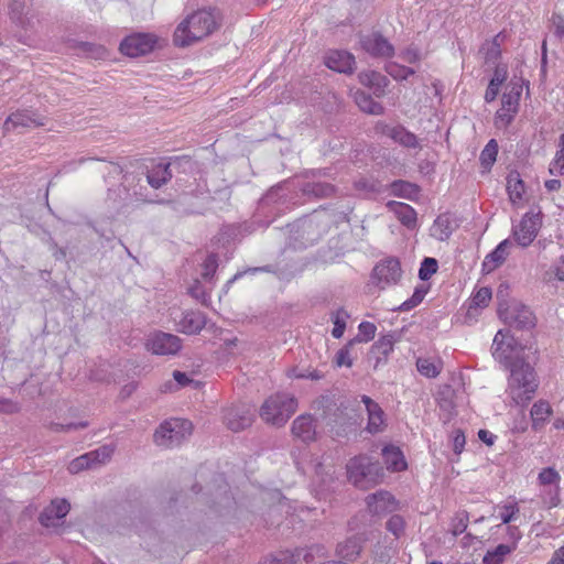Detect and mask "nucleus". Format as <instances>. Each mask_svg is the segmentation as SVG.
I'll return each mask as SVG.
<instances>
[{"instance_id": "nucleus-1", "label": "nucleus", "mask_w": 564, "mask_h": 564, "mask_svg": "<svg viewBox=\"0 0 564 564\" xmlns=\"http://www.w3.org/2000/svg\"><path fill=\"white\" fill-rule=\"evenodd\" d=\"M223 14L217 8L199 9L187 15L175 29L173 43L186 47L199 42L219 30Z\"/></svg>"}, {"instance_id": "nucleus-2", "label": "nucleus", "mask_w": 564, "mask_h": 564, "mask_svg": "<svg viewBox=\"0 0 564 564\" xmlns=\"http://www.w3.org/2000/svg\"><path fill=\"white\" fill-rule=\"evenodd\" d=\"M508 370L510 371L507 387L508 395L514 405H528L539 387L534 368L523 357H517Z\"/></svg>"}, {"instance_id": "nucleus-3", "label": "nucleus", "mask_w": 564, "mask_h": 564, "mask_svg": "<svg viewBox=\"0 0 564 564\" xmlns=\"http://www.w3.org/2000/svg\"><path fill=\"white\" fill-rule=\"evenodd\" d=\"M347 475L355 486L367 488L383 477V468L378 460H372L368 455H358L347 463Z\"/></svg>"}, {"instance_id": "nucleus-4", "label": "nucleus", "mask_w": 564, "mask_h": 564, "mask_svg": "<svg viewBox=\"0 0 564 564\" xmlns=\"http://www.w3.org/2000/svg\"><path fill=\"white\" fill-rule=\"evenodd\" d=\"M295 398L285 393H276L269 397L260 408V416L272 425H284L296 411Z\"/></svg>"}, {"instance_id": "nucleus-5", "label": "nucleus", "mask_w": 564, "mask_h": 564, "mask_svg": "<svg viewBox=\"0 0 564 564\" xmlns=\"http://www.w3.org/2000/svg\"><path fill=\"white\" fill-rule=\"evenodd\" d=\"M193 432V424L186 419H170L155 430L153 440L158 446L173 448L184 443Z\"/></svg>"}, {"instance_id": "nucleus-6", "label": "nucleus", "mask_w": 564, "mask_h": 564, "mask_svg": "<svg viewBox=\"0 0 564 564\" xmlns=\"http://www.w3.org/2000/svg\"><path fill=\"white\" fill-rule=\"evenodd\" d=\"M497 312L506 324L516 329L530 330L536 325V317L532 310L520 302L513 301L509 306L502 304Z\"/></svg>"}, {"instance_id": "nucleus-7", "label": "nucleus", "mask_w": 564, "mask_h": 564, "mask_svg": "<svg viewBox=\"0 0 564 564\" xmlns=\"http://www.w3.org/2000/svg\"><path fill=\"white\" fill-rule=\"evenodd\" d=\"M194 166V161L189 156L175 158L167 164L159 163L148 171L147 181L155 189L161 188L172 178L171 167L176 170H186Z\"/></svg>"}, {"instance_id": "nucleus-8", "label": "nucleus", "mask_w": 564, "mask_h": 564, "mask_svg": "<svg viewBox=\"0 0 564 564\" xmlns=\"http://www.w3.org/2000/svg\"><path fill=\"white\" fill-rule=\"evenodd\" d=\"M156 42L158 39L154 34L133 33L121 41L119 51L129 57H140L151 53Z\"/></svg>"}, {"instance_id": "nucleus-9", "label": "nucleus", "mask_w": 564, "mask_h": 564, "mask_svg": "<svg viewBox=\"0 0 564 564\" xmlns=\"http://www.w3.org/2000/svg\"><path fill=\"white\" fill-rule=\"evenodd\" d=\"M183 347L182 339L162 330L154 332L147 341V348L158 356H175Z\"/></svg>"}, {"instance_id": "nucleus-10", "label": "nucleus", "mask_w": 564, "mask_h": 564, "mask_svg": "<svg viewBox=\"0 0 564 564\" xmlns=\"http://www.w3.org/2000/svg\"><path fill=\"white\" fill-rule=\"evenodd\" d=\"M401 275L402 270L399 259L389 257L375 265L371 278L383 290L389 285L398 283Z\"/></svg>"}, {"instance_id": "nucleus-11", "label": "nucleus", "mask_w": 564, "mask_h": 564, "mask_svg": "<svg viewBox=\"0 0 564 564\" xmlns=\"http://www.w3.org/2000/svg\"><path fill=\"white\" fill-rule=\"evenodd\" d=\"M541 225L542 214L540 212L536 214L531 212L527 213L520 224L512 229V235L517 243L521 247L530 246L538 236Z\"/></svg>"}, {"instance_id": "nucleus-12", "label": "nucleus", "mask_w": 564, "mask_h": 564, "mask_svg": "<svg viewBox=\"0 0 564 564\" xmlns=\"http://www.w3.org/2000/svg\"><path fill=\"white\" fill-rule=\"evenodd\" d=\"M513 337L509 336L508 330H498L492 341V356L506 369L511 367V364L517 357H521L513 345Z\"/></svg>"}, {"instance_id": "nucleus-13", "label": "nucleus", "mask_w": 564, "mask_h": 564, "mask_svg": "<svg viewBox=\"0 0 564 564\" xmlns=\"http://www.w3.org/2000/svg\"><path fill=\"white\" fill-rule=\"evenodd\" d=\"M359 44L372 57L391 58L394 55V46L378 31L361 34Z\"/></svg>"}, {"instance_id": "nucleus-14", "label": "nucleus", "mask_w": 564, "mask_h": 564, "mask_svg": "<svg viewBox=\"0 0 564 564\" xmlns=\"http://www.w3.org/2000/svg\"><path fill=\"white\" fill-rule=\"evenodd\" d=\"M224 422L232 432H240L251 426L253 413L247 404L231 405L224 411Z\"/></svg>"}, {"instance_id": "nucleus-15", "label": "nucleus", "mask_w": 564, "mask_h": 564, "mask_svg": "<svg viewBox=\"0 0 564 564\" xmlns=\"http://www.w3.org/2000/svg\"><path fill=\"white\" fill-rule=\"evenodd\" d=\"M46 118L31 110H19L11 113L4 121V129L11 130L15 128H36L43 127Z\"/></svg>"}, {"instance_id": "nucleus-16", "label": "nucleus", "mask_w": 564, "mask_h": 564, "mask_svg": "<svg viewBox=\"0 0 564 564\" xmlns=\"http://www.w3.org/2000/svg\"><path fill=\"white\" fill-rule=\"evenodd\" d=\"M376 130L405 148L414 149L419 145L416 135L406 130L403 126L378 123Z\"/></svg>"}, {"instance_id": "nucleus-17", "label": "nucleus", "mask_w": 564, "mask_h": 564, "mask_svg": "<svg viewBox=\"0 0 564 564\" xmlns=\"http://www.w3.org/2000/svg\"><path fill=\"white\" fill-rule=\"evenodd\" d=\"M325 65L335 72L351 74L355 70V56L341 50L329 51L325 56Z\"/></svg>"}, {"instance_id": "nucleus-18", "label": "nucleus", "mask_w": 564, "mask_h": 564, "mask_svg": "<svg viewBox=\"0 0 564 564\" xmlns=\"http://www.w3.org/2000/svg\"><path fill=\"white\" fill-rule=\"evenodd\" d=\"M70 510V503L66 499H53L40 513L39 521L43 527L55 525V520L63 519Z\"/></svg>"}, {"instance_id": "nucleus-19", "label": "nucleus", "mask_w": 564, "mask_h": 564, "mask_svg": "<svg viewBox=\"0 0 564 564\" xmlns=\"http://www.w3.org/2000/svg\"><path fill=\"white\" fill-rule=\"evenodd\" d=\"M176 324L177 329L186 335L198 334L206 326V315L200 311H184Z\"/></svg>"}, {"instance_id": "nucleus-20", "label": "nucleus", "mask_w": 564, "mask_h": 564, "mask_svg": "<svg viewBox=\"0 0 564 564\" xmlns=\"http://www.w3.org/2000/svg\"><path fill=\"white\" fill-rule=\"evenodd\" d=\"M291 431L302 442H313L316 438V421L311 414H302L293 421Z\"/></svg>"}, {"instance_id": "nucleus-21", "label": "nucleus", "mask_w": 564, "mask_h": 564, "mask_svg": "<svg viewBox=\"0 0 564 564\" xmlns=\"http://www.w3.org/2000/svg\"><path fill=\"white\" fill-rule=\"evenodd\" d=\"M395 340V335L389 333L380 336L378 340L373 343L369 351V358L373 357L376 359L373 365L375 369L388 361L389 355L393 351Z\"/></svg>"}, {"instance_id": "nucleus-22", "label": "nucleus", "mask_w": 564, "mask_h": 564, "mask_svg": "<svg viewBox=\"0 0 564 564\" xmlns=\"http://www.w3.org/2000/svg\"><path fill=\"white\" fill-rule=\"evenodd\" d=\"M361 402L366 406L368 423L366 430L371 434H377L383 430L384 412L381 406L368 395L361 397Z\"/></svg>"}, {"instance_id": "nucleus-23", "label": "nucleus", "mask_w": 564, "mask_h": 564, "mask_svg": "<svg viewBox=\"0 0 564 564\" xmlns=\"http://www.w3.org/2000/svg\"><path fill=\"white\" fill-rule=\"evenodd\" d=\"M511 247L512 242L509 239L501 241L489 254L486 256L482 262V271L489 273L503 264L509 256V249Z\"/></svg>"}, {"instance_id": "nucleus-24", "label": "nucleus", "mask_w": 564, "mask_h": 564, "mask_svg": "<svg viewBox=\"0 0 564 564\" xmlns=\"http://www.w3.org/2000/svg\"><path fill=\"white\" fill-rule=\"evenodd\" d=\"M364 549V540L359 535H352L338 543L336 547L337 555L347 561L355 562Z\"/></svg>"}, {"instance_id": "nucleus-25", "label": "nucleus", "mask_w": 564, "mask_h": 564, "mask_svg": "<svg viewBox=\"0 0 564 564\" xmlns=\"http://www.w3.org/2000/svg\"><path fill=\"white\" fill-rule=\"evenodd\" d=\"M30 9L23 1L13 0L9 6V18L18 28L28 31L32 28Z\"/></svg>"}, {"instance_id": "nucleus-26", "label": "nucleus", "mask_w": 564, "mask_h": 564, "mask_svg": "<svg viewBox=\"0 0 564 564\" xmlns=\"http://www.w3.org/2000/svg\"><path fill=\"white\" fill-rule=\"evenodd\" d=\"M359 80L364 86L371 88L377 97L383 96L389 85L387 76L376 70L360 73Z\"/></svg>"}, {"instance_id": "nucleus-27", "label": "nucleus", "mask_w": 564, "mask_h": 564, "mask_svg": "<svg viewBox=\"0 0 564 564\" xmlns=\"http://www.w3.org/2000/svg\"><path fill=\"white\" fill-rule=\"evenodd\" d=\"M553 410L546 400L536 401L530 411L532 430L540 431L552 415Z\"/></svg>"}, {"instance_id": "nucleus-28", "label": "nucleus", "mask_w": 564, "mask_h": 564, "mask_svg": "<svg viewBox=\"0 0 564 564\" xmlns=\"http://www.w3.org/2000/svg\"><path fill=\"white\" fill-rule=\"evenodd\" d=\"M382 457L387 468L391 471H401L408 467L403 453L397 446H384L382 448Z\"/></svg>"}, {"instance_id": "nucleus-29", "label": "nucleus", "mask_w": 564, "mask_h": 564, "mask_svg": "<svg viewBox=\"0 0 564 564\" xmlns=\"http://www.w3.org/2000/svg\"><path fill=\"white\" fill-rule=\"evenodd\" d=\"M302 553L303 547H296L294 551L281 550L263 557L260 564H296Z\"/></svg>"}, {"instance_id": "nucleus-30", "label": "nucleus", "mask_w": 564, "mask_h": 564, "mask_svg": "<svg viewBox=\"0 0 564 564\" xmlns=\"http://www.w3.org/2000/svg\"><path fill=\"white\" fill-rule=\"evenodd\" d=\"M391 193L397 197L410 200L417 199L421 188L417 184L404 180H397L390 184Z\"/></svg>"}, {"instance_id": "nucleus-31", "label": "nucleus", "mask_w": 564, "mask_h": 564, "mask_svg": "<svg viewBox=\"0 0 564 564\" xmlns=\"http://www.w3.org/2000/svg\"><path fill=\"white\" fill-rule=\"evenodd\" d=\"M388 206L393 210L398 219L408 228H414L416 225V212L413 207L405 203L389 202Z\"/></svg>"}, {"instance_id": "nucleus-32", "label": "nucleus", "mask_w": 564, "mask_h": 564, "mask_svg": "<svg viewBox=\"0 0 564 564\" xmlns=\"http://www.w3.org/2000/svg\"><path fill=\"white\" fill-rule=\"evenodd\" d=\"M355 102L359 109L366 113L379 116L384 112V107L362 90H357L355 93Z\"/></svg>"}, {"instance_id": "nucleus-33", "label": "nucleus", "mask_w": 564, "mask_h": 564, "mask_svg": "<svg viewBox=\"0 0 564 564\" xmlns=\"http://www.w3.org/2000/svg\"><path fill=\"white\" fill-rule=\"evenodd\" d=\"M367 505L371 512L379 513L389 509L394 503L393 496L388 491H378L367 497Z\"/></svg>"}, {"instance_id": "nucleus-34", "label": "nucleus", "mask_w": 564, "mask_h": 564, "mask_svg": "<svg viewBox=\"0 0 564 564\" xmlns=\"http://www.w3.org/2000/svg\"><path fill=\"white\" fill-rule=\"evenodd\" d=\"M303 193L316 198H327L335 195L336 187L326 182H307L303 187Z\"/></svg>"}, {"instance_id": "nucleus-35", "label": "nucleus", "mask_w": 564, "mask_h": 564, "mask_svg": "<svg viewBox=\"0 0 564 564\" xmlns=\"http://www.w3.org/2000/svg\"><path fill=\"white\" fill-rule=\"evenodd\" d=\"M115 445L106 444L98 447L97 449L86 453L85 455L88 459V463H90V467L96 468L110 460L111 456L115 453Z\"/></svg>"}, {"instance_id": "nucleus-36", "label": "nucleus", "mask_w": 564, "mask_h": 564, "mask_svg": "<svg viewBox=\"0 0 564 564\" xmlns=\"http://www.w3.org/2000/svg\"><path fill=\"white\" fill-rule=\"evenodd\" d=\"M524 182L518 171H511L507 176V191L512 203L522 199L524 193Z\"/></svg>"}, {"instance_id": "nucleus-37", "label": "nucleus", "mask_w": 564, "mask_h": 564, "mask_svg": "<svg viewBox=\"0 0 564 564\" xmlns=\"http://www.w3.org/2000/svg\"><path fill=\"white\" fill-rule=\"evenodd\" d=\"M506 40V34L503 32H499L494 36L490 43H487L482 46L485 50V61L486 63L496 64L501 57V44Z\"/></svg>"}, {"instance_id": "nucleus-38", "label": "nucleus", "mask_w": 564, "mask_h": 564, "mask_svg": "<svg viewBox=\"0 0 564 564\" xmlns=\"http://www.w3.org/2000/svg\"><path fill=\"white\" fill-rule=\"evenodd\" d=\"M516 550V545L501 543L494 550L487 551L482 558V564H503L507 555Z\"/></svg>"}, {"instance_id": "nucleus-39", "label": "nucleus", "mask_w": 564, "mask_h": 564, "mask_svg": "<svg viewBox=\"0 0 564 564\" xmlns=\"http://www.w3.org/2000/svg\"><path fill=\"white\" fill-rule=\"evenodd\" d=\"M415 365L417 371L426 378H436L441 373L443 368V362L441 360L435 362L431 358L422 357H419L416 359Z\"/></svg>"}, {"instance_id": "nucleus-40", "label": "nucleus", "mask_w": 564, "mask_h": 564, "mask_svg": "<svg viewBox=\"0 0 564 564\" xmlns=\"http://www.w3.org/2000/svg\"><path fill=\"white\" fill-rule=\"evenodd\" d=\"M549 172L552 175H564V132L558 138L557 150L550 163Z\"/></svg>"}, {"instance_id": "nucleus-41", "label": "nucleus", "mask_w": 564, "mask_h": 564, "mask_svg": "<svg viewBox=\"0 0 564 564\" xmlns=\"http://www.w3.org/2000/svg\"><path fill=\"white\" fill-rule=\"evenodd\" d=\"M347 318H349V314L345 311L344 307H339L332 313V322L334 324L332 335L334 338L339 339L343 337L346 329Z\"/></svg>"}, {"instance_id": "nucleus-42", "label": "nucleus", "mask_w": 564, "mask_h": 564, "mask_svg": "<svg viewBox=\"0 0 564 564\" xmlns=\"http://www.w3.org/2000/svg\"><path fill=\"white\" fill-rule=\"evenodd\" d=\"M78 48L86 57H89V58L105 59L108 57L107 48L100 44L90 43V42H80L78 44Z\"/></svg>"}, {"instance_id": "nucleus-43", "label": "nucleus", "mask_w": 564, "mask_h": 564, "mask_svg": "<svg viewBox=\"0 0 564 564\" xmlns=\"http://www.w3.org/2000/svg\"><path fill=\"white\" fill-rule=\"evenodd\" d=\"M498 154V143L495 139L488 141L480 153V163L485 169H490L496 162Z\"/></svg>"}, {"instance_id": "nucleus-44", "label": "nucleus", "mask_w": 564, "mask_h": 564, "mask_svg": "<svg viewBox=\"0 0 564 564\" xmlns=\"http://www.w3.org/2000/svg\"><path fill=\"white\" fill-rule=\"evenodd\" d=\"M469 513L466 510L457 511L451 520V533L458 536L464 533L468 527Z\"/></svg>"}, {"instance_id": "nucleus-45", "label": "nucleus", "mask_w": 564, "mask_h": 564, "mask_svg": "<svg viewBox=\"0 0 564 564\" xmlns=\"http://www.w3.org/2000/svg\"><path fill=\"white\" fill-rule=\"evenodd\" d=\"M384 69L395 80H405L415 73L413 68L400 65L395 62L387 63Z\"/></svg>"}, {"instance_id": "nucleus-46", "label": "nucleus", "mask_w": 564, "mask_h": 564, "mask_svg": "<svg viewBox=\"0 0 564 564\" xmlns=\"http://www.w3.org/2000/svg\"><path fill=\"white\" fill-rule=\"evenodd\" d=\"M357 340H360V337H355L350 339L344 347H341L335 357V364L337 367H351L352 366V359L350 358V349L352 346L357 343Z\"/></svg>"}, {"instance_id": "nucleus-47", "label": "nucleus", "mask_w": 564, "mask_h": 564, "mask_svg": "<svg viewBox=\"0 0 564 564\" xmlns=\"http://www.w3.org/2000/svg\"><path fill=\"white\" fill-rule=\"evenodd\" d=\"M521 89V86H514L510 91L505 93L501 98V106H503L508 111L511 110L513 112H518Z\"/></svg>"}, {"instance_id": "nucleus-48", "label": "nucleus", "mask_w": 564, "mask_h": 564, "mask_svg": "<svg viewBox=\"0 0 564 564\" xmlns=\"http://www.w3.org/2000/svg\"><path fill=\"white\" fill-rule=\"evenodd\" d=\"M491 296H492V292H491V289L490 288H487V286H484V288H480L479 290H477L471 300H470V304H469V308H484L486 306H488L490 300H491Z\"/></svg>"}, {"instance_id": "nucleus-49", "label": "nucleus", "mask_w": 564, "mask_h": 564, "mask_svg": "<svg viewBox=\"0 0 564 564\" xmlns=\"http://www.w3.org/2000/svg\"><path fill=\"white\" fill-rule=\"evenodd\" d=\"M355 188L369 194H380L382 192V184L371 177H361L355 182Z\"/></svg>"}, {"instance_id": "nucleus-50", "label": "nucleus", "mask_w": 564, "mask_h": 564, "mask_svg": "<svg viewBox=\"0 0 564 564\" xmlns=\"http://www.w3.org/2000/svg\"><path fill=\"white\" fill-rule=\"evenodd\" d=\"M451 225H452L451 219L446 215H440L434 220V228L437 231V235H436L437 239L443 241V240H446L449 238V236L453 232Z\"/></svg>"}, {"instance_id": "nucleus-51", "label": "nucleus", "mask_w": 564, "mask_h": 564, "mask_svg": "<svg viewBox=\"0 0 564 564\" xmlns=\"http://www.w3.org/2000/svg\"><path fill=\"white\" fill-rule=\"evenodd\" d=\"M218 268V254L209 253L203 262L202 278L205 281H212Z\"/></svg>"}, {"instance_id": "nucleus-52", "label": "nucleus", "mask_w": 564, "mask_h": 564, "mask_svg": "<svg viewBox=\"0 0 564 564\" xmlns=\"http://www.w3.org/2000/svg\"><path fill=\"white\" fill-rule=\"evenodd\" d=\"M437 269H438L437 260L434 258L426 257L421 262V267L419 270V278L422 281H427L429 279H431V276L433 274H435L437 272Z\"/></svg>"}, {"instance_id": "nucleus-53", "label": "nucleus", "mask_w": 564, "mask_h": 564, "mask_svg": "<svg viewBox=\"0 0 564 564\" xmlns=\"http://www.w3.org/2000/svg\"><path fill=\"white\" fill-rule=\"evenodd\" d=\"M540 485H558L561 476L553 467L543 468L538 476Z\"/></svg>"}, {"instance_id": "nucleus-54", "label": "nucleus", "mask_w": 564, "mask_h": 564, "mask_svg": "<svg viewBox=\"0 0 564 564\" xmlns=\"http://www.w3.org/2000/svg\"><path fill=\"white\" fill-rule=\"evenodd\" d=\"M426 294V290L423 288H416L412 294V296L404 301L400 306L399 311L408 312L414 307H416L424 299Z\"/></svg>"}, {"instance_id": "nucleus-55", "label": "nucleus", "mask_w": 564, "mask_h": 564, "mask_svg": "<svg viewBox=\"0 0 564 564\" xmlns=\"http://www.w3.org/2000/svg\"><path fill=\"white\" fill-rule=\"evenodd\" d=\"M500 510L501 511L499 513V517L503 524H510V522L514 520L520 513V508L517 502L506 503L500 507Z\"/></svg>"}, {"instance_id": "nucleus-56", "label": "nucleus", "mask_w": 564, "mask_h": 564, "mask_svg": "<svg viewBox=\"0 0 564 564\" xmlns=\"http://www.w3.org/2000/svg\"><path fill=\"white\" fill-rule=\"evenodd\" d=\"M405 528V521L402 516L393 514L386 523V529L391 532L395 538H399Z\"/></svg>"}, {"instance_id": "nucleus-57", "label": "nucleus", "mask_w": 564, "mask_h": 564, "mask_svg": "<svg viewBox=\"0 0 564 564\" xmlns=\"http://www.w3.org/2000/svg\"><path fill=\"white\" fill-rule=\"evenodd\" d=\"M358 330L359 333L356 337H360V340H357V343H368L375 338L377 327L373 323L361 322L358 326Z\"/></svg>"}, {"instance_id": "nucleus-58", "label": "nucleus", "mask_w": 564, "mask_h": 564, "mask_svg": "<svg viewBox=\"0 0 564 564\" xmlns=\"http://www.w3.org/2000/svg\"><path fill=\"white\" fill-rule=\"evenodd\" d=\"M21 411V404L12 399L0 397V414H17Z\"/></svg>"}, {"instance_id": "nucleus-59", "label": "nucleus", "mask_w": 564, "mask_h": 564, "mask_svg": "<svg viewBox=\"0 0 564 564\" xmlns=\"http://www.w3.org/2000/svg\"><path fill=\"white\" fill-rule=\"evenodd\" d=\"M516 113L517 112H513L511 110L508 111L503 106H501V108L496 112V118H495L496 126L497 127L509 126L512 122Z\"/></svg>"}, {"instance_id": "nucleus-60", "label": "nucleus", "mask_w": 564, "mask_h": 564, "mask_svg": "<svg viewBox=\"0 0 564 564\" xmlns=\"http://www.w3.org/2000/svg\"><path fill=\"white\" fill-rule=\"evenodd\" d=\"M90 468H91L90 463H88V459L85 454L73 459L68 466V470L72 474H77L82 470L90 469Z\"/></svg>"}, {"instance_id": "nucleus-61", "label": "nucleus", "mask_w": 564, "mask_h": 564, "mask_svg": "<svg viewBox=\"0 0 564 564\" xmlns=\"http://www.w3.org/2000/svg\"><path fill=\"white\" fill-rule=\"evenodd\" d=\"M188 293L191 296L197 301H200L202 303H205L209 297L198 280H195L194 283L189 286Z\"/></svg>"}, {"instance_id": "nucleus-62", "label": "nucleus", "mask_w": 564, "mask_h": 564, "mask_svg": "<svg viewBox=\"0 0 564 564\" xmlns=\"http://www.w3.org/2000/svg\"><path fill=\"white\" fill-rule=\"evenodd\" d=\"M466 437L464 432L460 429H457L453 432V451L455 454L459 455L465 447Z\"/></svg>"}, {"instance_id": "nucleus-63", "label": "nucleus", "mask_w": 564, "mask_h": 564, "mask_svg": "<svg viewBox=\"0 0 564 564\" xmlns=\"http://www.w3.org/2000/svg\"><path fill=\"white\" fill-rule=\"evenodd\" d=\"M509 289H510V286L507 282H501L499 284L497 292H496L498 307L502 304H505V306H509L511 304L508 302Z\"/></svg>"}, {"instance_id": "nucleus-64", "label": "nucleus", "mask_w": 564, "mask_h": 564, "mask_svg": "<svg viewBox=\"0 0 564 564\" xmlns=\"http://www.w3.org/2000/svg\"><path fill=\"white\" fill-rule=\"evenodd\" d=\"M552 20H553V24L555 28L554 34L557 37L563 39L564 37V18L561 14L554 13L552 17Z\"/></svg>"}]
</instances>
